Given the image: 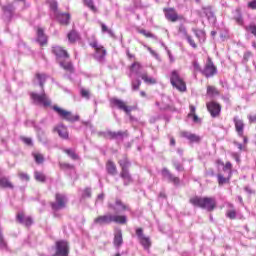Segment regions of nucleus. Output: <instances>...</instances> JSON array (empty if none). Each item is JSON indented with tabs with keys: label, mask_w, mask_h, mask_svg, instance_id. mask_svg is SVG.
<instances>
[{
	"label": "nucleus",
	"mask_w": 256,
	"mask_h": 256,
	"mask_svg": "<svg viewBox=\"0 0 256 256\" xmlns=\"http://www.w3.org/2000/svg\"><path fill=\"white\" fill-rule=\"evenodd\" d=\"M189 203L194 207L206 209L208 212H213L216 209V199L211 196H193Z\"/></svg>",
	"instance_id": "nucleus-1"
},
{
	"label": "nucleus",
	"mask_w": 256,
	"mask_h": 256,
	"mask_svg": "<svg viewBox=\"0 0 256 256\" xmlns=\"http://www.w3.org/2000/svg\"><path fill=\"white\" fill-rule=\"evenodd\" d=\"M111 223L126 225L127 216L119 214H104L94 218V224L98 226L110 225Z\"/></svg>",
	"instance_id": "nucleus-2"
},
{
	"label": "nucleus",
	"mask_w": 256,
	"mask_h": 256,
	"mask_svg": "<svg viewBox=\"0 0 256 256\" xmlns=\"http://www.w3.org/2000/svg\"><path fill=\"white\" fill-rule=\"evenodd\" d=\"M171 85L173 88H176L177 91L184 93L187 91V84L184 79L181 78L179 71L173 70L170 76Z\"/></svg>",
	"instance_id": "nucleus-3"
},
{
	"label": "nucleus",
	"mask_w": 256,
	"mask_h": 256,
	"mask_svg": "<svg viewBox=\"0 0 256 256\" xmlns=\"http://www.w3.org/2000/svg\"><path fill=\"white\" fill-rule=\"evenodd\" d=\"M30 96L32 101L35 102V104L42 105L44 106V108L51 107L52 105V101L48 97V95L45 94V91H42L41 94H37L36 92H31Z\"/></svg>",
	"instance_id": "nucleus-4"
},
{
	"label": "nucleus",
	"mask_w": 256,
	"mask_h": 256,
	"mask_svg": "<svg viewBox=\"0 0 256 256\" xmlns=\"http://www.w3.org/2000/svg\"><path fill=\"white\" fill-rule=\"evenodd\" d=\"M67 206V197L62 193H55V201L50 202V207L54 212L65 209Z\"/></svg>",
	"instance_id": "nucleus-5"
},
{
	"label": "nucleus",
	"mask_w": 256,
	"mask_h": 256,
	"mask_svg": "<svg viewBox=\"0 0 256 256\" xmlns=\"http://www.w3.org/2000/svg\"><path fill=\"white\" fill-rule=\"evenodd\" d=\"M53 110L55 111V113H57L59 115L60 118H62L63 120L69 121L71 123L80 120V116L73 115L72 112L67 111L66 109H62L56 105L53 106Z\"/></svg>",
	"instance_id": "nucleus-6"
},
{
	"label": "nucleus",
	"mask_w": 256,
	"mask_h": 256,
	"mask_svg": "<svg viewBox=\"0 0 256 256\" xmlns=\"http://www.w3.org/2000/svg\"><path fill=\"white\" fill-rule=\"evenodd\" d=\"M110 106L111 108H118L120 111H124L127 115L134 110L133 106H128L127 102L115 97L110 99Z\"/></svg>",
	"instance_id": "nucleus-7"
},
{
	"label": "nucleus",
	"mask_w": 256,
	"mask_h": 256,
	"mask_svg": "<svg viewBox=\"0 0 256 256\" xmlns=\"http://www.w3.org/2000/svg\"><path fill=\"white\" fill-rule=\"evenodd\" d=\"M200 73L206 78L214 77L218 73V68L210 57L207 58L206 65H204V68Z\"/></svg>",
	"instance_id": "nucleus-8"
},
{
	"label": "nucleus",
	"mask_w": 256,
	"mask_h": 256,
	"mask_svg": "<svg viewBox=\"0 0 256 256\" xmlns=\"http://www.w3.org/2000/svg\"><path fill=\"white\" fill-rule=\"evenodd\" d=\"M69 244L65 240H58L55 242V253L53 256H69Z\"/></svg>",
	"instance_id": "nucleus-9"
},
{
	"label": "nucleus",
	"mask_w": 256,
	"mask_h": 256,
	"mask_svg": "<svg viewBox=\"0 0 256 256\" xmlns=\"http://www.w3.org/2000/svg\"><path fill=\"white\" fill-rule=\"evenodd\" d=\"M164 17L171 23H176L179 20H183L184 17L177 14L175 8H164L163 9Z\"/></svg>",
	"instance_id": "nucleus-10"
},
{
	"label": "nucleus",
	"mask_w": 256,
	"mask_h": 256,
	"mask_svg": "<svg viewBox=\"0 0 256 256\" xmlns=\"http://www.w3.org/2000/svg\"><path fill=\"white\" fill-rule=\"evenodd\" d=\"M51 54H54V56L57 57V60L70 58L69 52L62 46L58 45L51 47Z\"/></svg>",
	"instance_id": "nucleus-11"
},
{
	"label": "nucleus",
	"mask_w": 256,
	"mask_h": 256,
	"mask_svg": "<svg viewBox=\"0 0 256 256\" xmlns=\"http://www.w3.org/2000/svg\"><path fill=\"white\" fill-rule=\"evenodd\" d=\"M208 112H210L212 118H218L221 113V105L218 102H208L206 104Z\"/></svg>",
	"instance_id": "nucleus-12"
},
{
	"label": "nucleus",
	"mask_w": 256,
	"mask_h": 256,
	"mask_svg": "<svg viewBox=\"0 0 256 256\" xmlns=\"http://www.w3.org/2000/svg\"><path fill=\"white\" fill-rule=\"evenodd\" d=\"M136 235L138 237V240H140V243L145 250H149L151 247V240L149 237H146L143 233V228H138L136 230Z\"/></svg>",
	"instance_id": "nucleus-13"
},
{
	"label": "nucleus",
	"mask_w": 256,
	"mask_h": 256,
	"mask_svg": "<svg viewBox=\"0 0 256 256\" xmlns=\"http://www.w3.org/2000/svg\"><path fill=\"white\" fill-rule=\"evenodd\" d=\"M55 17L57 19V22L62 26H69L70 20H71V14L69 13H63V12H57L55 14Z\"/></svg>",
	"instance_id": "nucleus-14"
},
{
	"label": "nucleus",
	"mask_w": 256,
	"mask_h": 256,
	"mask_svg": "<svg viewBox=\"0 0 256 256\" xmlns=\"http://www.w3.org/2000/svg\"><path fill=\"white\" fill-rule=\"evenodd\" d=\"M49 76L45 73L36 72L33 82L38 83L41 90L44 91L45 83L47 82Z\"/></svg>",
	"instance_id": "nucleus-15"
},
{
	"label": "nucleus",
	"mask_w": 256,
	"mask_h": 256,
	"mask_svg": "<svg viewBox=\"0 0 256 256\" xmlns=\"http://www.w3.org/2000/svg\"><path fill=\"white\" fill-rule=\"evenodd\" d=\"M16 221H18V223L23 224L26 227H31V225L34 223L32 217H25V213L23 212L16 214Z\"/></svg>",
	"instance_id": "nucleus-16"
},
{
	"label": "nucleus",
	"mask_w": 256,
	"mask_h": 256,
	"mask_svg": "<svg viewBox=\"0 0 256 256\" xmlns=\"http://www.w3.org/2000/svg\"><path fill=\"white\" fill-rule=\"evenodd\" d=\"M233 122L235 131H237L238 136L243 137V130L245 129V124L243 123V120L238 117H234Z\"/></svg>",
	"instance_id": "nucleus-17"
},
{
	"label": "nucleus",
	"mask_w": 256,
	"mask_h": 256,
	"mask_svg": "<svg viewBox=\"0 0 256 256\" xmlns=\"http://www.w3.org/2000/svg\"><path fill=\"white\" fill-rule=\"evenodd\" d=\"M37 42L41 45V47L48 44V37L45 35L43 28H37Z\"/></svg>",
	"instance_id": "nucleus-18"
},
{
	"label": "nucleus",
	"mask_w": 256,
	"mask_h": 256,
	"mask_svg": "<svg viewBox=\"0 0 256 256\" xmlns=\"http://www.w3.org/2000/svg\"><path fill=\"white\" fill-rule=\"evenodd\" d=\"M116 206L121 207V210L123 211L129 210V207L126 204H123L122 200L118 198L115 199V204L111 202H108L107 204V208L113 211L117 209Z\"/></svg>",
	"instance_id": "nucleus-19"
},
{
	"label": "nucleus",
	"mask_w": 256,
	"mask_h": 256,
	"mask_svg": "<svg viewBox=\"0 0 256 256\" xmlns=\"http://www.w3.org/2000/svg\"><path fill=\"white\" fill-rule=\"evenodd\" d=\"M162 175L167 178L169 180V182L173 183L174 185H179L180 184V179L177 176H174L171 174V172L169 170H167V168H164L162 170Z\"/></svg>",
	"instance_id": "nucleus-20"
},
{
	"label": "nucleus",
	"mask_w": 256,
	"mask_h": 256,
	"mask_svg": "<svg viewBox=\"0 0 256 256\" xmlns=\"http://www.w3.org/2000/svg\"><path fill=\"white\" fill-rule=\"evenodd\" d=\"M106 172L108 175H117L118 174V168L117 165L114 163L113 160H107L106 162Z\"/></svg>",
	"instance_id": "nucleus-21"
},
{
	"label": "nucleus",
	"mask_w": 256,
	"mask_h": 256,
	"mask_svg": "<svg viewBox=\"0 0 256 256\" xmlns=\"http://www.w3.org/2000/svg\"><path fill=\"white\" fill-rule=\"evenodd\" d=\"M120 178L123 179L124 186H129L132 182V176L131 173H129V170H121L120 171Z\"/></svg>",
	"instance_id": "nucleus-22"
},
{
	"label": "nucleus",
	"mask_w": 256,
	"mask_h": 256,
	"mask_svg": "<svg viewBox=\"0 0 256 256\" xmlns=\"http://www.w3.org/2000/svg\"><path fill=\"white\" fill-rule=\"evenodd\" d=\"M67 39L70 44H75L76 42L80 41V35L78 31L72 29L70 32H68Z\"/></svg>",
	"instance_id": "nucleus-23"
},
{
	"label": "nucleus",
	"mask_w": 256,
	"mask_h": 256,
	"mask_svg": "<svg viewBox=\"0 0 256 256\" xmlns=\"http://www.w3.org/2000/svg\"><path fill=\"white\" fill-rule=\"evenodd\" d=\"M231 178H232V172H229V176L225 177L223 174L219 173L217 174V183L219 186H224L225 184L231 183Z\"/></svg>",
	"instance_id": "nucleus-24"
},
{
	"label": "nucleus",
	"mask_w": 256,
	"mask_h": 256,
	"mask_svg": "<svg viewBox=\"0 0 256 256\" xmlns=\"http://www.w3.org/2000/svg\"><path fill=\"white\" fill-rule=\"evenodd\" d=\"M59 66L62 67V69L70 74L74 73V65L73 62H66V61H60Z\"/></svg>",
	"instance_id": "nucleus-25"
},
{
	"label": "nucleus",
	"mask_w": 256,
	"mask_h": 256,
	"mask_svg": "<svg viewBox=\"0 0 256 256\" xmlns=\"http://www.w3.org/2000/svg\"><path fill=\"white\" fill-rule=\"evenodd\" d=\"M55 131H57L60 138L69 139V132L67 131L66 126L60 125L57 128H55Z\"/></svg>",
	"instance_id": "nucleus-26"
},
{
	"label": "nucleus",
	"mask_w": 256,
	"mask_h": 256,
	"mask_svg": "<svg viewBox=\"0 0 256 256\" xmlns=\"http://www.w3.org/2000/svg\"><path fill=\"white\" fill-rule=\"evenodd\" d=\"M0 187L3 189H14L13 183L7 177L0 178Z\"/></svg>",
	"instance_id": "nucleus-27"
},
{
	"label": "nucleus",
	"mask_w": 256,
	"mask_h": 256,
	"mask_svg": "<svg viewBox=\"0 0 256 256\" xmlns=\"http://www.w3.org/2000/svg\"><path fill=\"white\" fill-rule=\"evenodd\" d=\"M123 244V236H122V230H118V232L114 235V245L115 247H121Z\"/></svg>",
	"instance_id": "nucleus-28"
},
{
	"label": "nucleus",
	"mask_w": 256,
	"mask_h": 256,
	"mask_svg": "<svg viewBox=\"0 0 256 256\" xmlns=\"http://www.w3.org/2000/svg\"><path fill=\"white\" fill-rule=\"evenodd\" d=\"M228 207L232 210L226 211V217H228L230 220H235L237 216L235 206L233 204H228Z\"/></svg>",
	"instance_id": "nucleus-29"
},
{
	"label": "nucleus",
	"mask_w": 256,
	"mask_h": 256,
	"mask_svg": "<svg viewBox=\"0 0 256 256\" xmlns=\"http://www.w3.org/2000/svg\"><path fill=\"white\" fill-rule=\"evenodd\" d=\"M141 79L148 85L157 84V80L155 78L149 77L148 73H142Z\"/></svg>",
	"instance_id": "nucleus-30"
},
{
	"label": "nucleus",
	"mask_w": 256,
	"mask_h": 256,
	"mask_svg": "<svg viewBox=\"0 0 256 256\" xmlns=\"http://www.w3.org/2000/svg\"><path fill=\"white\" fill-rule=\"evenodd\" d=\"M143 68L140 62L134 61L132 65L129 66V71L132 73L139 74V71Z\"/></svg>",
	"instance_id": "nucleus-31"
},
{
	"label": "nucleus",
	"mask_w": 256,
	"mask_h": 256,
	"mask_svg": "<svg viewBox=\"0 0 256 256\" xmlns=\"http://www.w3.org/2000/svg\"><path fill=\"white\" fill-rule=\"evenodd\" d=\"M121 170H128L131 163L129 162L127 156H124L123 159L118 161Z\"/></svg>",
	"instance_id": "nucleus-32"
},
{
	"label": "nucleus",
	"mask_w": 256,
	"mask_h": 256,
	"mask_svg": "<svg viewBox=\"0 0 256 256\" xmlns=\"http://www.w3.org/2000/svg\"><path fill=\"white\" fill-rule=\"evenodd\" d=\"M34 177L38 183H45L47 181V176L43 172L35 171Z\"/></svg>",
	"instance_id": "nucleus-33"
},
{
	"label": "nucleus",
	"mask_w": 256,
	"mask_h": 256,
	"mask_svg": "<svg viewBox=\"0 0 256 256\" xmlns=\"http://www.w3.org/2000/svg\"><path fill=\"white\" fill-rule=\"evenodd\" d=\"M207 95H209L211 97L219 96L220 92L215 86L208 85L207 86Z\"/></svg>",
	"instance_id": "nucleus-34"
},
{
	"label": "nucleus",
	"mask_w": 256,
	"mask_h": 256,
	"mask_svg": "<svg viewBox=\"0 0 256 256\" xmlns=\"http://www.w3.org/2000/svg\"><path fill=\"white\" fill-rule=\"evenodd\" d=\"M32 156H33V159H35V162L37 165H41L45 161V158H44L43 154H41V153L33 152Z\"/></svg>",
	"instance_id": "nucleus-35"
},
{
	"label": "nucleus",
	"mask_w": 256,
	"mask_h": 256,
	"mask_svg": "<svg viewBox=\"0 0 256 256\" xmlns=\"http://www.w3.org/2000/svg\"><path fill=\"white\" fill-rule=\"evenodd\" d=\"M138 33H140L143 37L147 39H157V37L151 33L150 31H146L145 29H138Z\"/></svg>",
	"instance_id": "nucleus-36"
},
{
	"label": "nucleus",
	"mask_w": 256,
	"mask_h": 256,
	"mask_svg": "<svg viewBox=\"0 0 256 256\" xmlns=\"http://www.w3.org/2000/svg\"><path fill=\"white\" fill-rule=\"evenodd\" d=\"M203 14L206 15L208 20H215L214 11L210 7L203 8Z\"/></svg>",
	"instance_id": "nucleus-37"
},
{
	"label": "nucleus",
	"mask_w": 256,
	"mask_h": 256,
	"mask_svg": "<svg viewBox=\"0 0 256 256\" xmlns=\"http://www.w3.org/2000/svg\"><path fill=\"white\" fill-rule=\"evenodd\" d=\"M84 2V5L89 8L90 11L93 13H97V8L93 2V0H82Z\"/></svg>",
	"instance_id": "nucleus-38"
},
{
	"label": "nucleus",
	"mask_w": 256,
	"mask_h": 256,
	"mask_svg": "<svg viewBox=\"0 0 256 256\" xmlns=\"http://www.w3.org/2000/svg\"><path fill=\"white\" fill-rule=\"evenodd\" d=\"M63 152L66 153L68 156H70V158L74 161H78L80 159V156L71 149L63 150Z\"/></svg>",
	"instance_id": "nucleus-39"
},
{
	"label": "nucleus",
	"mask_w": 256,
	"mask_h": 256,
	"mask_svg": "<svg viewBox=\"0 0 256 256\" xmlns=\"http://www.w3.org/2000/svg\"><path fill=\"white\" fill-rule=\"evenodd\" d=\"M244 30L251 33L256 38V24H248L246 27H244Z\"/></svg>",
	"instance_id": "nucleus-40"
},
{
	"label": "nucleus",
	"mask_w": 256,
	"mask_h": 256,
	"mask_svg": "<svg viewBox=\"0 0 256 256\" xmlns=\"http://www.w3.org/2000/svg\"><path fill=\"white\" fill-rule=\"evenodd\" d=\"M59 169L62 171L74 170L75 166L70 163H59Z\"/></svg>",
	"instance_id": "nucleus-41"
},
{
	"label": "nucleus",
	"mask_w": 256,
	"mask_h": 256,
	"mask_svg": "<svg viewBox=\"0 0 256 256\" xmlns=\"http://www.w3.org/2000/svg\"><path fill=\"white\" fill-rule=\"evenodd\" d=\"M99 59H103L106 56V50L104 47L94 49Z\"/></svg>",
	"instance_id": "nucleus-42"
},
{
	"label": "nucleus",
	"mask_w": 256,
	"mask_h": 256,
	"mask_svg": "<svg viewBox=\"0 0 256 256\" xmlns=\"http://www.w3.org/2000/svg\"><path fill=\"white\" fill-rule=\"evenodd\" d=\"M191 143H199L201 142V138L196 134H192L189 138H187Z\"/></svg>",
	"instance_id": "nucleus-43"
},
{
	"label": "nucleus",
	"mask_w": 256,
	"mask_h": 256,
	"mask_svg": "<svg viewBox=\"0 0 256 256\" xmlns=\"http://www.w3.org/2000/svg\"><path fill=\"white\" fill-rule=\"evenodd\" d=\"M91 196H92L91 188H85L82 191V198H91Z\"/></svg>",
	"instance_id": "nucleus-44"
},
{
	"label": "nucleus",
	"mask_w": 256,
	"mask_h": 256,
	"mask_svg": "<svg viewBox=\"0 0 256 256\" xmlns=\"http://www.w3.org/2000/svg\"><path fill=\"white\" fill-rule=\"evenodd\" d=\"M0 248L1 249H5L7 250L8 249V244L6 243L4 237H3V233L0 234Z\"/></svg>",
	"instance_id": "nucleus-45"
},
{
	"label": "nucleus",
	"mask_w": 256,
	"mask_h": 256,
	"mask_svg": "<svg viewBox=\"0 0 256 256\" xmlns=\"http://www.w3.org/2000/svg\"><path fill=\"white\" fill-rule=\"evenodd\" d=\"M2 10H4L5 13H10L12 14L14 12V7L12 4H8L4 7H2Z\"/></svg>",
	"instance_id": "nucleus-46"
},
{
	"label": "nucleus",
	"mask_w": 256,
	"mask_h": 256,
	"mask_svg": "<svg viewBox=\"0 0 256 256\" xmlns=\"http://www.w3.org/2000/svg\"><path fill=\"white\" fill-rule=\"evenodd\" d=\"M18 177H19L22 181H26V182H29V181H30V176H29L27 173L20 172V173H18Z\"/></svg>",
	"instance_id": "nucleus-47"
},
{
	"label": "nucleus",
	"mask_w": 256,
	"mask_h": 256,
	"mask_svg": "<svg viewBox=\"0 0 256 256\" xmlns=\"http://www.w3.org/2000/svg\"><path fill=\"white\" fill-rule=\"evenodd\" d=\"M222 166H224L223 168H222V171H227V170H229V173H232V169H233V165H232V163L231 162H226L224 165H222Z\"/></svg>",
	"instance_id": "nucleus-48"
},
{
	"label": "nucleus",
	"mask_w": 256,
	"mask_h": 256,
	"mask_svg": "<svg viewBox=\"0 0 256 256\" xmlns=\"http://www.w3.org/2000/svg\"><path fill=\"white\" fill-rule=\"evenodd\" d=\"M80 95L81 97L85 98V99H89L90 98V93L87 89L85 88H81L80 90Z\"/></svg>",
	"instance_id": "nucleus-49"
},
{
	"label": "nucleus",
	"mask_w": 256,
	"mask_h": 256,
	"mask_svg": "<svg viewBox=\"0 0 256 256\" xmlns=\"http://www.w3.org/2000/svg\"><path fill=\"white\" fill-rule=\"evenodd\" d=\"M140 86H141V81L139 79H137L136 82H132L133 91H139Z\"/></svg>",
	"instance_id": "nucleus-50"
},
{
	"label": "nucleus",
	"mask_w": 256,
	"mask_h": 256,
	"mask_svg": "<svg viewBox=\"0 0 256 256\" xmlns=\"http://www.w3.org/2000/svg\"><path fill=\"white\" fill-rule=\"evenodd\" d=\"M193 68L195 73H199V72L201 73L203 71V69L201 68V65H199L197 61L193 62Z\"/></svg>",
	"instance_id": "nucleus-51"
},
{
	"label": "nucleus",
	"mask_w": 256,
	"mask_h": 256,
	"mask_svg": "<svg viewBox=\"0 0 256 256\" xmlns=\"http://www.w3.org/2000/svg\"><path fill=\"white\" fill-rule=\"evenodd\" d=\"M20 140H22V142L28 146H32V139L28 138L26 136H22L20 137Z\"/></svg>",
	"instance_id": "nucleus-52"
},
{
	"label": "nucleus",
	"mask_w": 256,
	"mask_h": 256,
	"mask_svg": "<svg viewBox=\"0 0 256 256\" xmlns=\"http://www.w3.org/2000/svg\"><path fill=\"white\" fill-rule=\"evenodd\" d=\"M106 137L107 139H110V140L117 139V133L113 131H108L106 132Z\"/></svg>",
	"instance_id": "nucleus-53"
},
{
	"label": "nucleus",
	"mask_w": 256,
	"mask_h": 256,
	"mask_svg": "<svg viewBox=\"0 0 256 256\" xmlns=\"http://www.w3.org/2000/svg\"><path fill=\"white\" fill-rule=\"evenodd\" d=\"M186 39H188V42L190 44L191 47H193L194 49H197V44L194 41V39L192 38V36H186Z\"/></svg>",
	"instance_id": "nucleus-54"
},
{
	"label": "nucleus",
	"mask_w": 256,
	"mask_h": 256,
	"mask_svg": "<svg viewBox=\"0 0 256 256\" xmlns=\"http://www.w3.org/2000/svg\"><path fill=\"white\" fill-rule=\"evenodd\" d=\"M101 30L102 33H108L110 35H113V31H111L104 23H101Z\"/></svg>",
	"instance_id": "nucleus-55"
},
{
	"label": "nucleus",
	"mask_w": 256,
	"mask_h": 256,
	"mask_svg": "<svg viewBox=\"0 0 256 256\" xmlns=\"http://www.w3.org/2000/svg\"><path fill=\"white\" fill-rule=\"evenodd\" d=\"M128 136V131H118L116 132L117 139L124 138Z\"/></svg>",
	"instance_id": "nucleus-56"
},
{
	"label": "nucleus",
	"mask_w": 256,
	"mask_h": 256,
	"mask_svg": "<svg viewBox=\"0 0 256 256\" xmlns=\"http://www.w3.org/2000/svg\"><path fill=\"white\" fill-rule=\"evenodd\" d=\"M173 166H174V169H176L178 172H183L184 171V167L180 163L174 162Z\"/></svg>",
	"instance_id": "nucleus-57"
},
{
	"label": "nucleus",
	"mask_w": 256,
	"mask_h": 256,
	"mask_svg": "<svg viewBox=\"0 0 256 256\" xmlns=\"http://www.w3.org/2000/svg\"><path fill=\"white\" fill-rule=\"evenodd\" d=\"M50 9L51 10H53L54 12H57V10H58V3H57V1H51L50 2Z\"/></svg>",
	"instance_id": "nucleus-58"
},
{
	"label": "nucleus",
	"mask_w": 256,
	"mask_h": 256,
	"mask_svg": "<svg viewBox=\"0 0 256 256\" xmlns=\"http://www.w3.org/2000/svg\"><path fill=\"white\" fill-rule=\"evenodd\" d=\"M247 7L248 9L256 10V0H251L250 2H248Z\"/></svg>",
	"instance_id": "nucleus-59"
},
{
	"label": "nucleus",
	"mask_w": 256,
	"mask_h": 256,
	"mask_svg": "<svg viewBox=\"0 0 256 256\" xmlns=\"http://www.w3.org/2000/svg\"><path fill=\"white\" fill-rule=\"evenodd\" d=\"M191 135H193V134L190 133V132H188V131H181V132H180V137H181V138L188 139Z\"/></svg>",
	"instance_id": "nucleus-60"
},
{
	"label": "nucleus",
	"mask_w": 256,
	"mask_h": 256,
	"mask_svg": "<svg viewBox=\"0 0 256 256\" xmlns=\"http://www.w3.org/2000/svg\"><path fill=\"white\" fill-rule=\"evenodd\" d=\"M189 109H190V112L188 114V117H192V115H196V106L190 105Z\"/></svg>",
	"instance_id": "nucleus-61"
},
{
	"label": "nucleus",
	"mask_w": 256,
	"mask_h": 256,
	"mask_svg": "<svg viewBox=\"0 0 256 256\" xmlns=\"http://www.w3.org/2000/svg\"><path fill=\"white\" fill-rule=\"evenodd\" d=\"M90 47H93V48H94V50H96V49H100V48H103V46H102V45H98L97 41H93V42H91V43H90Z\"/></svg>",
	"instance_id": "nucleus-62"
},
{
	"label": "nucleus",
	"mask_w": 256,
	"mask_h": 256,
	"mask_svg": "<svg viewBox=\"0 0 256 256\" xmlns=\"http://www.w3.org/2000/svg\"><path fill=\"white\" fill-rule=\"evenodd\" d=\"M248 121L250 124L256 123V115L248 116Z\"/></svg>",
	"instance_id": "nucleus-63"
},
{
	"label": "nucleus",
	"mask_w": 256,
	"mask_h": 256,
	"mask_svg": "<svg viewBox=\"0 0 256 256\" xmlns=\"http://www.w3.org/2000/svg\"><path fill=\"white\" fill-rule=\"evenodd\" d=\"M235 22H237L239 25H243V18H242V16H238L237 18H235Z\"/></svg>",
	"instance_id": "nucleus-64"
}]
</instances>
